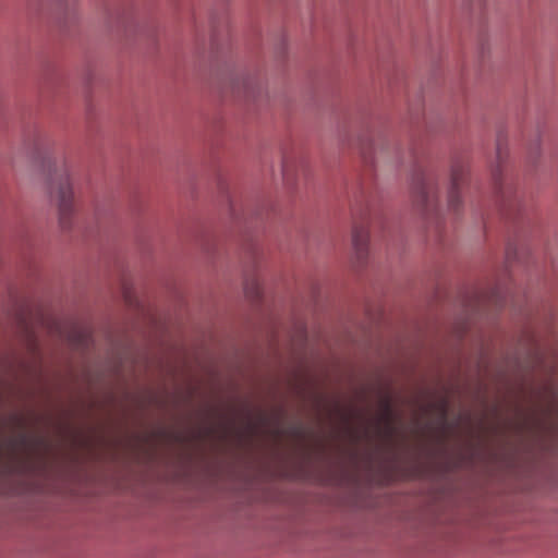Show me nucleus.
<instances>
[{"mask_svg":"<svg viewBox=\"0 0 558 558\" xmlns=\"http://www.w3.org/2000/svg\"><path fill=\"white\" fill-rule=\"evenodd\" d=\"M352 245L359 263H364L368 255V231L365 227L354 225L352 231Z\"/></svg>","mask_w":558,"mask_h":558,"instance_id":"nucleus-4","label":"nucleus"},{"mask_svg":"<svg viewBox=\"0 0 558 558\" xmlns=\"http://www.w3.org/2000/svg\"><path fill=\"white\" fill-rule=\"evenodd\" d=\"M412 195L416 208L438 225L440 210L435 173L421 166L417 167L412 177Z\"/></svg>","mask_w":558,"mask_h":558,"instance_id":"nucleus-1","label":"nucleus"},{"mask_svg":"<svg viewBox=\"0 0 558 558\" xmlns=\"http://www.w3.org/2000/svg\"><path fill=\"white\" fill-rule=\"evenodd\" d=\"M50 192L56 194L59 208V221L63 229H69L74 214L73 191L66 169L56 173L50 182Z\"/></svg>","mask_w":558,"mask_h":558,"instance_id":"nucleus-2","label":"nucleus"},{"mask_svg":"<svg viewBox=\"0 0 558 558\" xmlns=\"http://www.w3.org/2000/svg\"><path fill=\"white\" fill-rule=\"evenodd\" d=\"M469 170L466 166L457 161L452 165L450 175V186L447 194V204L449 210L458 213L461 206L460 191L466 184Z\"/></svg>","mask_w":558,"mask_h":558,"instance_id":"nucleus-3","label":"nucleus"},{"mask_svg":"<svg viewBox=\"0 0 558 558\" xmlns=\"http://www.w3.org/2000/svg\"><path fill=\"white\" fill-rule=\"evenodd\" d=\"M245 293L254 300L259 299L262 289L259 281L257 279L246 280L245 282Z\"/></svg>","mask_w":558,"mask_h":558,"instance_id":"nucleus-5","label":"nucleus"},{"mask_svg":"<svg viewBox=\"0 0 558 558\" xmlns=\"http://www.w3.org/2000/svg\"><path fill=\"white\" fill-rule=\"evenodd\" d=\"M502 138L499 136L498 140H497V157L499 159V161H501V158H502Z\"/></svg>","mask_w":558,"mask_h":558,"instance_id":"nucleus-6","label":"nucleus"}]
</instances>
